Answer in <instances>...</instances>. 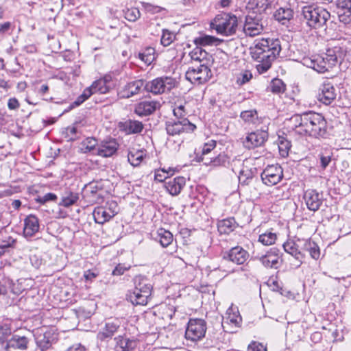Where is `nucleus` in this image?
Here are the masks:
<instances>
[{
  "instance_id": "obj_36",
  "label": "nucleus",
  "mask_w": 351,
  "mask_h": 351,
  "mask_svg": "<svg viewBox=\"0 0 351 351\" xmlns=\"http://www.w3.org/2000/svg\"><path fill=\"white\" fill-rule=\"evenodd\" d=\"M302 252H308L312 258L318 260L320 257V250L318 245L311 239L302 241Z\"/></svg>"
},
{
  "instance_id": "obj_30",
  "label": "nucleus",
  "mask_w": 351,
  "mask_h": 351,
  "mask_svg": "<svg viewBox=\"0 0 351 351\" xmlns=\"http://www.w3.org/2000/svg\"><path fill=\"white\" fill-rule=\"evenodd\" d=\"M191 60L208 64L213 60L212 55L203 49L201 47L197 46L189 53Z\"/></svg>"
},
{
  "instance_id": "obj_15",
  "label": "nucleus",
  "mask_w": 351,
  "mask_h": 351,
  "mask_svg": "<svg viewBox=\"0 0 351 351\" xmlns=\"http://www.w3.org/2000/svg\"><path fill=\"white\" fill-rule=\"evenodd\" d=\"M305 125L307 128L311 126V132H326V121L324 117L319 113L311 114L308 118L304 119L300 127Z\"/></svg>"
},
{
  "instance_id": "obj_2",
  "label": "nucleus",
  "mask_w": 351,
  "mask_h": 351,
  "mask_svg": "<svg viewBox=\"0 0 351 351\" xmlns=\"http://www.w3.org/2000/svg\"><path fill=\"white\" fill-rule=\"evenodd\" d=\"M210 27L219 35L231 36L235 35L237 32L238 18L231 12H221L211 21Z\"/></svg>"
},
{
  "instance_id": "obj_61",
  "label": "nucleus",
  "mask_w": 351,
  "mask_h": 351,
  "mask_svg": "<svg viewBox=\"0 0 351 351\" xmlns=\"http://www.w3.org/2000/svg\"><path fill=\"white\" fill-rule=\"evenodd\" d=\"M57 195L52 193H48L43 195V197H39L38 199V202L41 204H45L49 201H55L57 199Z\"/></svg>"
},
{
  "instance_id": "obj_45",
  "label": "nucleus",
  "mask_w": 351,
  "mask_h": 351,
  "mask_svg": "<svg viewBox=\"0 0 351 351\" xmlns=\"http://www.w3.org/2000/svg\"><path fill=\"white\" fill-rule=\"evenodd\" d=\"M155 49L153 47H148L138 52V58L147 64H150L154 60Z\"/></svg>"
},
{
  "instance_id": "obj_40",
  "label": "nucleus",
  "mask_w": 351,
  "mask_h": 351,
  "mask_svg": "<svg viewBox=\"0 0 351 351\" xmlns=\"http://www.w3.org/2000/svg\"><path fill=\"white\" fill-rule=\"evenodd\" d=\"M223 42V40L217 37L203 35L194 39V43L199 47L203 46H218Z\"/></svg>"
},
{
  "instance_id": "obj_58",
  "label": "nucleus",
  "mask_w": 351,
  "mask_h": 351,
  "mask_svg": "<svg viewBox=\"0 0 351 351\" xmlns=\"http://www.w3.org/2000/svg\"><path fill=\"white\" fill-rule=\"evenodd\" d=\"M252 78V74L250 71H245L240 74L237 78V83L239 85H243L248 82Z\"/></svg>"
},
{
  "instance_id": "obj_59",
  "label": "nucleus",
  "mask_w": 351,
  "mask_h": 351,
  "mask_svg": "<svg viewBox=\"0 0 351 351\" xmlns=\"http://www.w3.org/2000/svg\"><path fill=\"white\" fill-rule=\"evenodd\" d=\"M247 349L249 351H267V348L263 343L256 341L249 344Z\"/></svg>"
},
{
  "instance_id": "obj_26",
  "label": "nucleus",
  "mask_w": 351,
  "mask_h": 351,
  "mask_svg": "<svg viewBox=\"0 0 351 351\" xmlns=\"http://www.w3.org/2000/svg\"><path fill=\"white\" fill-rule=\"evenodd\" d=\"M267 138V133H247L243 141L244 146L247 149L262 145Z\"/></svg>"
},
{
  "instance_id": "obj_5",
  "label": "nucleus",
  "mask_w": 351,
  "mask_h": 351,
  "mask_svg": "<svg viewBox=\"0 0 351 351\" xmlns=\"http://www.w3.org/2000/svg\"><path fill=\"white\" fill-rule=\"evenodd\" d=\"M265 27V21L263 13L251 10L245 16L243 31L246 36L250 37L258 36L264 31Z\"/></svg>"
},
{
  "instance_id": "obj_28",
  "label": "nucleus",
  "mask_w": 351,
  "mask_h": 351,
  "mask_svg": "<svg viewBox=\"0 0 351 351\" xmlns=\"http://www.w3.org/2000/svg\"><path fill=\"white\" fill-rule=\"evenodd\" d=\"M186 180L184 177L178 176L165 182V187L171 195H178L184 186Z\"/></svg>"
},
{
  "instance_id": "obj_41",
  "label": "nucleus",
  "mask_w": 351,
  "mask_h": 351,
  "mask_svg": "<svg viewBox=\"0 0 351 351\" xmlns=\"http://www.w3.org/2000/svg\"><path fill=\"white\" fill-rule=\"evenodd\" d=\"M146 156L145 150L132 149L128 154V160L133 167L138 166Z\"/></svg>"
},
{
  "instance_id": "obj_42",
  "label": "nucleus",
  "mask_w": 351,
  "mask_h": 351,
  "mask_svg": "<svg viewBox=\"0 0 351 351\" xmlns=\"http://www.w3.org/2000/svg\"><path fill=\"white\" fill-rule=\"evenodd\" d=\"M28 343L29 340L26 337L14 335L7 343V346L24 350L27 348Z\"/></svg>"
},
{
  "instance_id": "obj_49",
  "label": "nucleus",
  "mask_w": 351,
  "mask_h": 351,
  "mask_svg": "<svg viewBox=\"0 0 351 351\" xmlns=\"http://www.w3.org/2000/svg\"><path fill=\"white\" fill-rule=\"evenodd\" d=\"M269 90L274 94H282L286 90V84L281 79L274 78L270 83Z\"/></svg>"
},
{
  "instance_id": "obj_43",
  "label": "nucleus",
  "mask_w": 351,
  "mask_h": 351,
  "mask_svg": "<svg viewBox=\"0 0 351 351\" xmlns=\"http://www.w3.org/2000/svg\"><path fill=\"white\" fill-rule=\"evenodd\" d=\"M156 240L163 247H167L173 242V237L170 231L160 228L157 231Z\"/></svg>"
},
{
  "instance_id": "obj_62",
  "label": "nucleus",
  "mask_w": 351,
  "mask_h": 351,
  "mask_svg": "<svg viewBox=\"0 0 351 351\" xmlns=\"http://www.w3.org/2000/svg\"><path fill=\"white\" fill-rule=\"evenodd\" d=\"M82 143L86 149L90 151L95 148V146L97 145V140L95 138H87Z\"/></svg>"
},
{
  "instance_id": "obj_23",
  "label": "nucleus",
  "mask_w": 351,
  "mask_h": 351,
  "mask_svg": "<svg viewBox=\"0 0 351 351\" xmlns=\"http://www.w3.org/2000/svg\"><path fill=\"white\" fill-rule=\"evenodd\" d=\"M119 147V144L114 138L103 141L97 148V154L101 157H110L114 154Z\"/></svg>"
},
{
  "instance_id": "obj_57",
  "label": "nucleus",
  "mask_w": 351,
  "mask_h": 351,
  "mask_svg": "<svg viewBox=\"0 0 351 351\" xmlns=\"http://www.w3.org/2000/svg\"><path fill=\"white\" fill-rule=\"evenodd\" d=\"M241 321V317L237 313H231L230 309H228L227 312V317H226V320L224 321L223 324H229L232 323L234 324L235 326H237Z\"/></svg>"
},
{
  "instance_id": "obj_34",
  "label": "nucleus",
  "mask_w": 351,
  "mask_h": 351,
  "mask_svg": "<svg viewBox=\"0 0 351 351\" xmlns=\"http://www.w3.org/2000/svg\"><path fill=\"white\" fill-rule=\"evenodd\" d=\"M238 226L234 218L229 217L220 220L217 223V229L220 234H228Z\"/></svg>"
},
{
  "instance_id": "obj_54",
  "label": "nucleus",
  "mask_w": 351,
  "mask_h": 351,
  "mask_svg": "<svg viewBox=\"0 0 351 351\" xmlns=\"http://www.w3.org/2000/svg\"><path fill=\"white\" fill-rule=\"evenodd\" d=\"M277 236L271 232H267L259 236L258 241L265 245H270L275 243Z\"/></svg>"
},
{
  "instance_id": "obj_39",
  "label": "nucleus",
  "mask_w": 351,
  "mask_h": 351,
  "mask_svg": "<svg viewBox=\"0 0 351 351\" xmlns=\"http://www.w3.org/2000/svg\"><path fill=\"white\" fill-rule=\"evenodd\" d=\"M256 173V168L249 167L247 162L243 163L239 175V182L242 184H247L248 181L252 179Z\"/></svg>"
},
{
  "instance_id": "obj_12",
  "label": "nucleus",
  "mask_w": 351,
  "mask_h": 351,
  "mask_svg": "<svg viewBox=\"0 0 351 351\" xmlns=\"http://www.w3.org/2000/svg\"><path fill=\"white\" fill-rule=\"evenodd\" d=\"M282 169L278 165H269L266 167L261 174L263 182L269 186L278 184L282 178Z\"/></svg>"
},
{
  "instance_id": "obj_51",
  "label": "nucleus",
  "mask_w": 351,
  "mask_h": 351,
  "mask_svg": "<svg viewBox=\"0 0 351 351\" xmlns=\"http://www.w3.org/2000/svg\"><path fill=\"white\" fill-rule=\"evenodd\" d=\"M11 323L6 321L0 324V343H3L12 334Z\"/></svg>"
},
{
  "instance_id": "obj_9",
  "label": "nucleus",
  "mask_w": 351,
  "mask_h": 351,
  "mask_svg": "<svg viewBox=\"0 0 351 351\" xmlns=\"http://www.w3.org/2000/svg\"><path fill=\"white\" fill-rule=\"evenodd\" d=\"M34 336L36 345L41 351H45L51 348L57 339L54 330L45 327L36 329Z\"/></svg>"
},
{
  "instance_id": "obj_47",
  "label": "nucleus",
  "mask_w": 351,
  "mask_h": 351,
  "mask_svg": "<svg viewBox=\"0 0 351 351\" xmlns=\"http://www.w3.org/2000/svg\"><path fill=\"white\" fill-rule=\"evenodd\" d=\"M88 88L90 89L91 92H93V94L96 93L105 94L109 91L111 87L110 85L105 84L101 79H99L93 82L92 85Z\"/></svg>"
},
{
  "instance_id": "obj_25",
  "label": "nucleus",
  "mask_w": 351,
  "mask_h": 351,
  "mask_svg": "<svg viewBox=\"0 0 351 351\" xmlns=\"http://www.w3.org/2000/svg\"><path fill=\"white\" fill-rule=\"evenodd\" d=\"M259 261L266 267L277 269L280 265L278 250L276 248L270 249L259 258Z\"/></svg>"
},
{
  "instance_id": "obj_33",
  "label": "nucleus",
  "mask_w": 351,
  "mask_h": 351,
  "mask_svg": "<svg viewBox=\"0 0 351 351\" xmlns=\"http://www.w3.org/2000/svg\"><path fill=\"white\" fill-rule=\"evenodd\" d=\"M274 17L282 25H287L293 17V10L289 7H280L274 12Z\"/></svg>"
},
{
  "instance_id": "obj_27",
  "label": "nucleus",
  "mask_w": 351,
  "mask_h": 351,
  "mask_svg": "<svg viewBox=\"0 0 351 351\" xmlns=\"http://www.w3.org/2000/svg\"><path fill=\"white\" fill-rule=\"evenodd\" d=\"M39 220L33 215H29L24 220L23 234L25 237H32L39 230Z\"/></svg>"
},
{
  "instance_id": "obj_14",
  "label": "nucleus",
  "mask_w": 351,
  "mask_h": 351,
  "mask_svg": "<svg viewBox=\"0 0 351 351\" xmlns=\"http://www.w3.org/2000/svg\"><path fill=\"white\" fill-rule=\"evenodd\" d=\"M301 62L303 65L319 73H324L330 69L322 55L304 57Z\"/></svg>"
},
{
  "instance_id": "obj_4",
  "label": "nucleus",
  "mask_w": 351,
  "mask_h": 351,
  "mask_svg": "<svg viewBox=\"0 0 351 351\" xmlns=\"http://www.w3.org/2000/svg\"><path fill=\"white\" fill-rule=\"evenodd\" d=\"M185 104L186 101H177L172 106L173 115L178 120L174 121L173 123L169 122L167 128V132H170V126L173 128L171 132H193L196 129L195 124L184 118L186 114Z\"/></svg>"
},
{
  "instance_id": "obj_44",
  "label": "nucleus",
  "mask_w": 351,
  "mask_h": 351,
  "mask_svg": "<svg viewBox=\"0 0 351 351\" xmlns=\"http://www.w3.org/2000/svg\"><path fill=\"white\" fill-rule=\"evenodd\" d=\"M93 95V92H91L90 89L87 87L86 88L83 93L79 95L77 99L70 104L67 109L64 110V112H66L73 109L75 107L80 106L82 103H84L86 100H87L91 95Z\"/></svg>"
},
{
  "instance_id": "obj_13",
  "label": "nucleus",
  "mask_w": 351,
  "mask_h": 351,
  "mask_svg": "<svg viewBox=\"0 0 351 351\" xmlns=\"http://www.w3.org/2000/svg\"><path fill=\"white\" fill-rule=\"evenodd\" d=\"M337 96L336 89L329 82H324L319 88L316 97L318 101L325 105H330Z\"/></svg>"
},
{
  "instance_id": "obj_55",
  "label": "nucleus",
  "mask_w": 351,
  "mask_h": 351,
  "mask_svg": "<svg viewBox=\"0 0 351 351\" xmlns=\"http://www.w3.org/2000/svg\"><path fill=\"white\" fill-rule=\"evenodd\" d=\"M240 117L245 122L254 123L258 119V114L256 110H249L241 112Z\"/></svg>"
},
{
  "instance_id": "obj_37",
  "label": "nucleus",
  "mask_w": 351,
  "mask_h": 351,
  "mask_svg": "<svg viewBox=\"0 0 351 351\" xmlns=\"http://www.w3.org/2000/svg\"><path fill=\"white\" fill-rule=\"evenodd\" d=\"M78 199V193L71 191L66 189L62 194L61 201L59 203V206L69 208L71 206L74 205Z\"/></svg>"
},
{
  "instance_id": "obj_63",
  "label": "nucleus",
  "mask_w": 351,
  "mask_h": 351,
  "mask_svg": "<svg viewBox=\"0 0 351 351\" xmlns=\"http://www.w3.org/2000/svg\"><path fill=\"white\" fill-rule=\"evenodd\" d=\"M108 209L109 213H112L113 217H114L118 213V205L115 202H108L107 206H106Z\"/></svg>"
},
{
  "instance_id": "obj_50",
  "label": "nucleus",
  "mask_w": 351,
  "mask_h": 351,
  "mask_svg": "<svg viewBox=\"0 0 351 351\" xmlns=\"http://www.w3.org/2000/svg\"><path fill=\"white\" fill-rule=\"evenodd\" d=\"M273 0H253L254 8L252 10H255L258 13H263L267 10L271 8Z\"/></svg>"
},
{
  "instance_id": "obj_32",
  "label": "nucleus",
  "mask_w": 351,
  "mask_h": 351,
  "mask_svg": "<svg viewBox=\"0 0 351 351\" xmlns=\"http://www.w3.org/2000/svg\"><path fill=\"white\" fill-rule=\"evenodd\" d=\"M118 128L120 132H142L143 125L142 122L136 120L128 119L118 123Z\"/></svg>"
},
{
  "instance_id": "obj_6",
  "label": "nucleus",
  "mask_w": 351,
  "mask_h": 351,
  "mask_svg": "<svg viewBox=\"0 0 351 351\" xmlns=\"http://www.w3.org/2000/svg\"><path fill=\"white\" fill-rule=\"evenodd\" d=\"M152 287L145 280L136 284L134 289L127 294V299L134 305H146L152 294Z\"/></svg>"
},
{
  "instance_id": "obj_29",
  "label": "nucleus",
  "mask_w": 351,
  "mask_h": 351,
  "mask_svg": "<svg viewBox=\"0 0 351 351\" xmlns=\"http://www.w3.org/2000/svg\"><path fill=\"white\" fill-rule=\"evenodd\" d=\"M216 144V141L210 140L204 143V145L199 147L198 149H196L195 152L196 160L203 163V158H210V154L215 148Z\"/></svg>"
},
{
  "instance_id": "obj_17",
  "label": "nucleus",
  "mask_w": 351,
  "mask_h": 351,
  "mask_svg": "<svg viewBox=\"0 0 351 351\" xmlns=\"http://www.w3.org/2000/svg\"><path fill=\"white\" fill-rule=\"evenodd\" d=\"M335 6L339 21L344 24L351 23V0H335Z\"/></svg>"
},
{
  "instance_id": "obj_10",
  "label": "nucleus",
  "mask_w": 351,
  "mask_h": 351,
  "mask_svg": "<svg viewBox=\"0 0 351 351\" xmlns=\"http://www.w3.org/2000/svg\"><path fill=\"white\" fill-rule=\"evenodd\" d=\"M206 332V323L202 319H191L185 332V337L192 341L202 339Z\"/></svg>"
},
{
  "instance_id": "obj_46",
  "label": "nucleus",
  "mask_w": 351,
  "mask_h": 351,
  "mask_svg": "<svg viewBox=\"0 0 351 351\" xmlns=\"http://www.w3.org/2000/svg\"><path fill=\"white\" fill-rule=\"evenodd\" d=\"M283 134H285V133H283ZM277 144L280 155L283 157L287 156L289 151L291 147V142L287 140L284 135H279L277 140Z\"/></svg>"
},
{
  "instance_id": "obj_24",
  "label": "nucleus",
  "mask_w": 351,
  "mask_h": 351,
  "mask_svg": "<svg viewBox=\"0 0 351 351\" xmlns=\"http://www.w3.org/2000/svg\"><path fill=\"white\" fill-rule=\"evenodd\" d=\"M322 56L329 67L331 69L339 62L341 61L344 56V52L341 47L336 46L332 48L328 49L326 52L322 54Z\"/></svg>"
},
{
  "instance_id": "obj_18",
  "label": "nucleus",
  "mask_w": 351,
  "mask_h": 351,
  "mask_svg": "<svg viewBox=\"0 0 351 351\" xmlns=\"http://www.w3.org/2000/svg\"><path fill=\"white\" fill-rule=\"evenodd\" d=\"M304 199L307 208L313 212L318 210L322 204V195L315 189H308L304 192Z\"/></svg>"
},
{
  "instance_id": "obj_22",
  "label": "nucleus",
  "mask_w": 351,
  "mask_h": 351,
  "mask_svg": "<svg viewBox=\"0 0 351 351\" xmlns=\"http://www.w3.org/2000/svg\"><path fill=\"white\" fill-rule=\"evenodd\" d=\"M101 191V188L97 182H90L84 189V197L90 204L98 203L102 199Z\"/></svg>"
},
{
  "instance_id": "obj_35",
  "label": "nucleus",
  "mask_w": 351,
  "mask_h": 351,
  "mask_svg": "<svg viewBox=\"0 0 351 351\" xmlns=\"http://www.w3.org/2000/svg\"><path fill=\"white\" fill-rule=\"evenodd\" d=\"M203 164L205 166H210L211 167H218L224 166L228 161V158L226 154L220 153L215 156L210 158H203Z\"/></svg>"
},
{
  "instance_id": "obj_1",
  "label": "nucleus",
  "mask_w": 351,
  "mask_h": 351,
  "mask_svg": "<svg viewBox=\"0 0 351 351\" xmlns=\"http://www.w3.org/2000/svg\"><path fill=\"white\" fill-rule=\"evenodd\" d=\"M281 49V41L278 38H261L255 41L254 46L250 48V53L258 62L256 69L259 73H264L271 68Z\"/></svg>"
},
{
  "instance_id": "obj_11",
  "label": "nucleus",
  "mask_w": 351,
  "mask_h": 351,
  "mask_svg": "<svg viewBox=\"0 0 351 351\" xmlns=\"http://www.w3.org/2000/svg\"><path fill=\"white\" fill-rule=\"evenodd\" d=\"M145 80L138 79L128 82L119 92L121 98L128 99L145 90Z\"/></svg>"
},
{
  "instance_id": "obj_60",
  "label": "nucleus",
  "mask_w": 351,
  "mask_h": 351,
  "mask_svg": "<svg viewBox=\"0 0 351 351\" xmlns=\"http://www.w3.org/2000/svg\"><path fill=\"white\" fill-rule=\"evenodd\" d=\"M16 240L12 237H9L7 240L0 242V249L5 250L8 247H13L16 243Z\"/></svg>"
},
{
  "instance_id": "obj_19",
  "label": "nucleus",
  "mask_w": 351,
  "mask_h": 351,
  "mask_svg": "<svg viewBox=\"0 0 351 351\" xmlns=\"http://www.w3.org/2000/svg\"><path fill=\"white\" fill-rule=\"evenodd\" d=\"M302 241H303V239H298L296 241L288 240L283 244L285 251L299 261L300 264L304 258V254L302 252Z\"/></svg>"
},
{
  "instance_id": "obj_52",
  "label": "nucleus",
  "mask_w": 351,
  "mask_h": 351,
  "mask_svg": "<svg viewBox=\"0 0 351 351\" xmlns=\"http://www.w3.org/2000/svg\"><path fill=\"white\" fill-rule=\"evenodd\" d=\"M176 35L167 29L162 30V36L160 38V43L164 47L169 46L175 40Z\"/></svg>"
},
{
  "instance_id": "obj_21",
  "label": "nucleus",
  "mask_w": 351,
  "mask_h": 351,
  "mask_svg": "<svg viewBox=\"0 0 351 351\" xmlns=\"http://www.w3.org/2000/svg\"><path fill=\"white\" fill-rule=\"evenodd\" d=\"M249 258L248 252L241 246L232 247L223 256L225 260H228L237 265L243 264Z\"/></svg>"
},
{
  "instance_id": "obj_64",
  "label": "nucleus",
  "mask_w": 351,
  "mask_h": 351,
  "mask_svg": "<svg viewBox=\"0 0 351 351\" xmlns=\"http://www.w3.org/2000/svg\"><path fill=\"white\" fill-rule=\"evenodd\" d=\"M20 104L18 99L15 97H12L8 99V107L10 110H16L19 108Z\"/></svg>"
},
{
  "instance_id": "obj_3",
  "label": "nucleus",
  "mask_w": 351,
  "mask_h": 351,
  "mask_svg": "<svg viewBox=\"0 0 351 351\" xmlns=\"http://www.w3.org/2000/svg\"><path fill=\"white\" fill-rule=\"evenodd\" d=\"M302 15L306 25L311 28L320 29L324 27L325 30L327 28L326 23L330 18L329 12L315 4L303 6Z\"/></svg>"
},
{
  "instance_id": "obj_56",
  "label": "nucleus",
  "mask_w": 351,
  "mask_h": 351,
  "mask_svg": "<svg viewBox=\"0 0 351 351\" xmlns=\"http://www.w3.org/2000/svg\"><path fill=\"white\" fill-rule=\"evenodd\" d=\"M141 5L145 12L151 14L160 13L163 10V8L160 6L154 5L147 2H141Z\"/></svg>"
},
{
  "instance_id": "obj_8",
  "label": "nucleus",
  "mask_w": 351,
  "mask_h": 351,
  "mask_svg": "<svg viewBox=\"0 0 351 351\" xmlns=\"http://www.w3.org/2000/svg\"><path fill=\"white\" fill-rule=\"evenodd\" d=\"M186 79L194 84L206 83L212 77V71L206 63L189 67L185 74Z\"/></svg>"
},
{
  "instance_id": "obj_31",
  "label": "nucleus",
  "mask_w": 351,
  "mask_h": 351,
  "mask_svg": "<svg viewBox=\"0 0 351 351\" xmlns=\"http://www.w3.org/2000/svg\"><path fill=\"white\" fill-rule=\"evenodd\" d=\"M116 344L114 351H131L134 350L137 342L135 340L124 338L123 336H118L114 338Z\"/></svg>"
},
{
  "instance_id": "obj_7",
  "label": "nucleus",
  "mask_w": 351,
  "mask_h": 351,
  "mask_svg": "<svg viewBox=\"0 0 351 351\" xmlns=\"http://www.w3.org/2000/svg\"><path fill=\"white\" fill-rule=\"evenodd\" d=\"M176 80L171 77L162 76L146 82L145 90L154 95H161L169 92L175 87Z\"/></svg>"
},
{
  "instance_id": "obj_16",
  "label": "nucleus",
  "mask_w": 351,
  "mask_h": 351,
  "mask_svg": "<svg viewBox=\"0 0 351 351\" xmlns=\"http://www.w3.org/2000/svg\"><path fill=\"white\" fill-rule=\"evenodd\" d=\"M160 108V103L157 100L145 99L135 105L134 112L138 116H149Z\"/></svg>"
},
{
  "instance_id": "obj_48",
  "label": "nucleus",
  "mask_w": 351,
  "mask_h": 351,
  "mask_svg": "<svg viewBox=\"0 0 351 351\" xmlns=\"http://www.w3.org/2000/svg\"><path fill=\"white\" fill-rule=\"evenodd\" d=\"M179 167H169L168 170L165 168L155 171L154 179L158 182H163L169 176H172L176 171H179Z\"/></svg>"
},
{
  "instance_id": "obj_20",
  "label": "nucleus",
  "mask_w": 351,
  "mask_h": 351,
  "mask_svg": "<svg viewBox=\"0 0 351 351\" xmlns=\"http://www.w3.org/2000/svg\"><path fill=\"white\" fill-rule=\"evenodd\" d=\"M121 322L119 319L110 320L105 323L103 328L97 334V338L101 341L111 339L120 328Z\"/></svg>"
},
{
  "instance_id": "obj_53",
  "label": "nucleus",
  "mask_w": 351,
  "mask_h": 351,
  "mask_svg": "<svg viewBox=\"0 0 351 351\" xmlns=\"http://www.w3.org/2000/svg\"><path fill=\"white\" fill-rule=\"evenodd\" d=\"M123 12L125 19L130 22H135L141 17V12L136 8H127Z\"/></svg>"
},
{
  "instance_id": "obj_38",
  "label": "nucleus",
  "mask_w": 351,
  "mask_h": 351,
  "mask_svg": "<svg viewBox=\"0 0 351 351\" xmlns=\"http://www.w3.org/2000/svg\"><path fill=\"white\" fill-rule=\"evenodd\" d=\"M93 215L95 221L99 224H104L113 217V213H109L108 209L102 206L95 208Z\"/></svg>"
}]
</instances>
